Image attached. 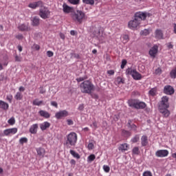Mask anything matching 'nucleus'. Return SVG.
Listing matches in <instances>:
<instances>
[{"label":"nucleus","mask_w":176,"mask_h":176,"mask_svg":"<svg viewBox=\"0 0 176 176\" xmlns=\"http://www.w3.org/2000/svg\"><path fill=\"white\" fill-rule=\"evenodd\" d=\"M170 98L167 96H162L161 100L158 103V111L162 113L164 118H168L170 112L168 109L170 108Z\"/></svg>","instance_id":"nucleus-1"},{"label":"nucleus","mask_w":176,"mask_h":176,"mask_svg":"<svg viewBox=\"0 0 176 176\" xmlns=\"http://www.w3.org/2000/svg\"><path fill=\"white\" fill-rule=\"evenodd\" d=\"M146 17H148V13L138 12L135 14V19L130 21L128 23V27L131 30H135L138 27L140 26L141 22L144 20H146Z\"/></svg>","instance_id":"nucleus-2"},{"label":"nucleus","mask_w":176,"mask_h":176,"mask_svg":"<svg viewBox=\"0 0 176 176\" xmlns=\"http://www.w3.org/2000/svg\"><path fill=\"white\" fill-rule=\"evenodd\" d=\"M72 20L76 24H82L87 20V15L80 10H74L71 14Z\"/></svg>","instance_id":"nucleus-3"},{"label":"nucleus","mask_w":176,"mask_h":176,"mask_svg":"<svg viewBox=\"0 0 176 176\" xmlns=\"http://www.w3.org/2000/svg\"><path fill=\"white\" fill-rule=\"evenodd\" d=\"M80 89L81 93L91 94L94 91V84L91 81L87 80L80 83Z\"/></svg>","instance_id":"nucleus-4"},{"label":"nucleus","mask_w":176,"mask_h":176,"mask_svg":"<svg viewBox=\"0 0 176 176\" xmlns=\"http://www.w3.org/2000/svg\"><path fill=\"white\" fill-rule=\"evenodd\" d=\"M128 104L129 107L135 108V109H145L146 108V103L135 99L129 100Z\"/></svg>","instance_id":"nucleus-5"},{"label":"nucleus","mask_w":176,"mask_h":176,"mask_svg":"<svg viewBox=\"0 0 176 176\" xmlns=\"http://www.w3.org/2000/svg\"><path fill=\"white\" fill-rule=\"evenodd\" d=\"M66 145L67 146H75L78 142V135L75 132H72L66 136Z\"/></svg>","instance_id":"nucleus-6"},{"label":"nucleus","mask_w":176,"mask_h":176,"mask_svg":"<svg viewBox=\"0 0 176 176\" xmlns=\"http://www.w3.org/2000/svg\"><path fill=\"white\" fill-rule=\"evenodd\" d=\"M126 74L127 75H131L135 80H141L142 79V76L136 69L129 68L126 69Z\"/></svg>","instance_id":"nucleus-7"},{"label":"nucleus","mask_w":176,"mask_h":176,"mask_svg":"<svg viewBox=\"0 0 176 176\" xmlns=\"http://www.w3.org/2000/svg\"><path fill=\"white\" fill-rule=\"evenodd\" d=\"M38 14L41 19L46 20V19H49V17H50V10H49L46 7L40 8Z\"/></svg>","instance_id":"nucleus-8"},{"label":"nucleus","mask_w":176,"mask_h":176,"mask_svg":"<svg viewBox=\"0 0 176 176\" xmlns=\"http://www.w3.org/2000/svg\"><path fill=\"white\" fill-rule=\"evenodd\" d=\"M94 36L98 38V41H100V42L101 43H104V42L105 41V34H104V33H102V32L100 33V29H96L95 30V32H94Z\"/></svg>","instance_id":"nucleus-9"},{"label":"nucleus","mask_w":176,"mask_h":176,"mask_svg":"<svg viewBox=\"0 0 176 176\" xmlns=\"http://www.w3.org/2000/svg\"><path fill=\"white\" fill-rule=\"evenodd\" d=\"M18 30L21 32H28V31H31V28L28 23H22L19 25Z\"/></svg>","instance_id":"nucleus-10"},{"label":"nucleus","mask_w":176,"mask_h":176,"mask_svg":"<svg viewBox=\"0 0 176 176\" xmlns=\"http://www.w3.org/2000/svg\"><path fill=\"white\" fill-rule=\"evenodd\" d=\"M164 94H167V96H173L175 93L174 88L171 85H166L164 87Z\"/></svg>","instance_id":"nucleus-11"},{"label":"nucleus","mask_w":176,"mask_h":176,"mask_svg":"<svg viewBox=\"0 0 176 176\" xmlns=\"http://www.w3.org/2000/svg\"><path fill=\"white\" fill-rule=\"evenodd\" d=\"M68 116V111L66 110L60 111L55 114L56 119H63V118H67Z\"/></svg>","instance_id":"nucleus-12"},{"label":"nucleus","mask_w":176,"mask_h":176,"mask_svg":"<svg viewBox=\"0 0 176 176\" xmlns=\"http://www.w3.org/2000/svg\"><path fill=\"white\" fill-rule=\"evenodd\" d=\"M157 157H166L168 156V151L167 150H158L155 152Z\"/></svg>","instance_id":"nucleus-13"},{"label":"nucleus","mask_w":176,"mask_h":176,"mask_svg":"<svg viewBox=\"0 0 176 176\" xmlns=\"http://www.w3.org/2000/svg\"><path fill=\"white\" fill-rule=\"evenodd\" d=\"M17 133V128L7 129L3 131L4 135L7 137L9 135H13Z\"/></svg>","instance_id":"nucleus-14"},{"label":"nucleus","mask_w":176,"mask_h":176,"mask_svg":"<svg viewBox=\"0 0 176 176\" xmlns=\"http://www.w3.org/2000/svg\"><path fill=\"white\" fill-rule=\"evenodd\" d=\"M74 8L69 7V6L67 5V3H64L63 5V12H65L66 14H68L71 13H74Z\"/></svg>","instance_id":"nucleus-15"},{"label":"nucleus","mask_w":176,"mask_h":176,"mask_svg":"<svg viewBox=\"0 0 176 176\" xmlns=\"http://www.w3.org/2000/svg\"><path fill=\"white\" fill-rule=\"evenodd\" d=\"M158 49H159V47H157V45H154L153 47L151 48L148 52L151 57H153V58H155L156 57V54H157Z\"/></svg>","instance_id":"nucleus-16"},{"label":"nucleus","mask_w":176,"mask_h":176,"mask_svg":"<svg viewBox=\"0 0 176 176\" xmlns=\"http://www.w3.org/2000/svg\"><path fill=\"white\" fill-rule=\"evenodd\" d=\"M38 156L40 157H45L46 155V150L44 148L39 147L36 149Z\"/></svg>","instance_id":"nucleus-17"},{"label":"nucleus","mask_w":176,"mask_h":176,"mask_svg":"<svg viewBox=\"0 0 176 176\" xmlns=\"http://www.w3.org/2000/svg\"><path fill=\"white\" fill-rule=\"evenodd\" d=\"M50 122L46 121L40 124V129L42 131H45V130H47L50 127Z\"/></svg>","instance_id":"nucleus-18"},{"label":"nucleus","mask_w":176,"mask_h":176,"mask_svg":"<svg viewBox=\"0 0 176 176\" xmlns=\"http://www.w3.org/2000/svg\"><path fill=\"white\" fill-rule=\"evenodd\" d=\"M38 124H34L30 126L29 131L31 134H36V133H38Z\"/></svg>","instance_id":"nucleus-19"},{"label":"nucleus","mask_w":176,"mask_h":176,"mask_svg":"<svg viewBox=\"0 0 176 176\" xmlns=\"http://www.w3.org/2000/svg\"><path fill=\"white\" fill-rule=\"evenodd\" d=\"M40 116L45 118V119H49L50 118V113L45 110H41L38 111Z\"/></svg>","instance_id":"nucleus-20"},{"label":"nucleus","mask_w":176,"mask_h":176,"mask_svg":"<svg viewBox=\"0 0 176 176\" xmlns=\"http://www.w3.org/2000/svg\"><path fill=\"white\" fill-rule=\"evenodd\" d=\"M155 35L157 39H163V32L162 30L157 29L155 32Z\"/></svg>","instance_id":"nucleus-21"},{"label":"nucleus","mask_w":176,"mask_h":176,"mask_svg":"<svg viewBox=\"0 0 176 176\" xmlns=\"http://www.w3.org/2000/svg\"><path fill=\"white\" fill-rule=\"evenodd\" d=\"M131 120H128L127 126L131 130H133V131H137V125L132 124Z\"/></svg>","instance_id":"nucleus-22"},{"label":"nucleus","mask_w":176,"mask_h":176,"mask_svg":"<svg viewBox=\"0 0 176 176\" xmlns=\"http://www.w3.org/2000/svg\"><path fill=\"white\" fill-rule=\"evenodd\" d=\"M129 144L127 143L122 144L119 146L118 149L119 151H121V152H126V151H128Z\"/></svg>","instance_id":"nucleus-23"},{"label":"nucleus","mask_w":176,"mask_h":176,"mask_svg":"<svg viewBox=\"0 0 176 176\" xmlns=\"http://www.w3.org/2000/svg\"><path fill=\"white\" fill-rule=\"evenodd\" d=\"M141 144L143 146H146L148 145V136L143 135L141 138Z\"/></svg>","instance_id":"nucleus-24"},{"label":"nucleus","mask_w":176,"mask_h":176,"mask_svg":"<svg viewBox=\"0 0 176 176\" xmlns=\"http://www.w3.org/2000/svg\"><path fill=\"white\" fill-rule=\"evenodd\" d=\"M40 20L38 16H34L32 19V25H33V27H38Z\"/></svg>","instance_id":"nucleus-25"},{"label":"nucleus","mask_w":176,"mask_h":176,"mask_svg":"<svg viewBox=\"0 0 176 176\" xmlns=\"http://www.w3.org/2000/svg\"><path fill=\"white\" fill-rule=\"evenodd\" d=\"M33 105H36L37 107H41V105H45L43 100H39L38 99H35L32 102Z\"/></svg>","instance_id":"nucleus-26"},{"label":"nucleus","mask_w":176,"mask_h":176,"mask_svg":"<svg viewBox=\"0 0 176 176\" xmlns=\"http://www.w3.org/2000/svg\"><path fill=\"white\" fill-rule=\"evenodd\" d=\"M0 108L1 109H3L4 111H8V109H9V104H8L2 100Z\"/></svg>","instance_id":"nucleus-27"},{"label":"nucleus","mask_w":176,"mask_h":176,"mask_svg":"<svg viewBox=\"0 0 176 176\" xmlns=\"http://www.w3.org/2000/svg\"><path fill=\"white\" fill-rule=\"evenodd\" d=\"M36 4V8H40V9L43 8L45 6H43L45 4L43 3V1H38L34 2Z\"/></svg>","instance_id":"nucleus-28"},{"label":"nucleus","mask_w":176,"mask_h":176,"mask_svg":"<svg viewBox=\"0 0 176 176\" xmlns=\"http://www.w3.org/2000/svg\"><path fill=\"white\" fill-rule=\"evenodd\" d=\"M170 76L171 79H176V67L170 71Z\"/></svg>","instance_id":"nucleus-29"},{"label":"nucleus","mask_w":176,"mask_h":176,"mask_svg":"<svg viewBox=\"0 0 176 176\" xmlns=\"http://www.w3.org/2000/svg\"><path fill=\"white\" fill-rule=\"evenodd\" d=\"M70 155L76 159H80V155L74 150H70Z\"/></svg>","instance_id":"nucleus-30"},{"label":"nucleus","mask_w":176,"mask_h":176,"mask_svg":"<svg viewBox=\"0 0 176 176\" xmlns=\"http://www.w3.org/2000/svg\"><path fill=\"white\" fill-rule=\"evenodd\" d=\"M96 160V155L94 154H91L87 157V162L88 163H91Z\"/></svg>","instance_id":"nucleus-31"},{"label":"nucleus","mask_w":176,"mask_h":176,"mask_svg":"<svg viewBox=\"0 0 176 176\" xmlns=\"http://www.w3.org/2000/svg\"><path fill=\"white\" fill-rule=\"evenodd\" d=\"M14 98L17 101H19L20 100H23V94H21V92H17L16 94V95L14 96Z\"/></svg>","instance_id":"nucleus-32"},{"label":"nucleus","mask_w":176,"mask_h":176,"mask_svg":"<svg viewBox=\"0 0 176 176\" xmlns=\"http://www.w3.org/2000/svg\"><path fill=\"white\" fill-rule=\"evenodd\" d=\"M157 92V89H156V88H153L149 91L148 94L150 96H152V97H155V96H156Z\"/></svg>","instance_id":"nucleus-33"},{"label":"nucleus","mask_w":176,"mask_h":176,"mask_svg":"<svg viewBox=\"0 0 176 176\" xmlns=\"http://www.w3.org/2000/svg\"><path fill=\"white\" fill-rule=\"evenodd\" d=\"M95 1H97V0H82V2H83V3H85L86 5L93 6V5H94Z\"/></svg>","instance_id":"nucleus-34"},{"label":"nucleus","mask_w":176,"mask_h":176,"mask_svg":"<svg viewBox=\"0 0 176 176\" xmlns=\"http://www.w3.org/2000/svg\"><path fill=\"white\" fill-rule=\"evenodd\" d=\"M27 142H28V138H21L19 140V144H21V145H24V144H27Z\"/></svg>","instance_id":"nucleus-35"},{"label":"nucleus","mask_w":176,"mask_h":176,"mask_svg":"<svg viewBox=\"0 0 176 176\" xmlns=\"http://www.w3.org/2000/svg\"><path fill=\"white\" fill-rule=\"evenodd\" d=\"M122 135H124V137H130V135H131V133H130V131L124 129L122 131Z\"/></svg>","instance_id":"nucleus-36"},{"label":"nucleus","mask_w":176,"mask_h":176,"mask_svg":"<svg viewBox=\"0 0 176 176\" xmlns=\"http://www.w3.org/2000/svg\"><path fill=\"white\" fill-rule=\"evenodd\" d=\"M69 3L72 5H79L80 3V0H68Z\"/></svg>","instance_id":"nucleus-37"},{"label":"nucleus","mask_w":176,"mask_h":176,"mask_svg":"<svg viewBox=\"0 0 176 176\" xmlns=\"http://www.w3.org/2000/svg\"><path fill=\"white\" fill-rule=\"evenodd\" d=\"M8 124H10V126H13V124L16 123V120H14V118L12 117L8 120Z\"/></svg>","instance_id":"nucleus-38"},{"label":"nucleus","mask_w":176,"mask_h":176,"mask_svg":"<svg viewBox=\"0 0 176 176\" xmlns=\"http://www.w3.org/2000/svg\"><path fill=\"white\" fill-rule=\"evenodd\" d=\"M133 155H138L140 153V148L138 147H134L132 150Z\"/></svg>","instance_id":"nucleus-39"},{"label":"nucleus","mask_w":176,"mask_h":176,"mask_svg":"<svg viewBox=\"0 0 176 176\" xmlns=\"http://www.w3.org/2000/svg\"><path fill=\"white\" fill-rule=\"evenodd\" d=\"M140 34H141V35H144V36H146V35H149V30L145 29V30L141 31Z\"/></svg>","instance_id":"nucleus-40"},{"label":"nucleus","mask_w":176,"mask_h":176,"mask_svg":"<svg viewBox=\"0 0 176 176\" xmlns=\"http://www.w3.org/2000/svg\"><path fill=\"white\" fill-rule=\"evenodd\" d=\"M142 176H153L152 172L149 170L144 171L142 174Z\"/></svg>","instance_id":"nucleus-41"},{"label":"nucleus","mask_w":176,"mask_h":176,"mask_svg":"<svg viewBox=\"0 0 176 176\" xmlns=\"http://www.w3.org/2000/svg\"><path fill=\"white\" fill-rule=\"evenodd\" d=\"M103 170L106 173H109V171H111V168H109V166H108V165H104Z\"/></svg>","instance_id":"nucleus-42"},{"label":"nucleus","mask_w":176,"mask_h":176,"mask_svg":"<svg viewBox=\"0 0 176 176\" xmlns=\"http://www.w3.org/2000/svg\"><path fill=\"white\" fill-rule=\"evenodd\" d=\"M85 79H87V76L77 78L76 80L78 82H83V80H85Z\"/></svg>","instance_id":"nucleus-43"},{"label":"nucleus","mask_w":176,"mask_h":176,"mask_svg":"<svg viewBox=\"0 0 176 176\" xmlns=\"http://www.w3.org/2000/svg\"><path fill=\"white\" fill-rule=\"evenodd\" d=\"M126 64H127V60H126L125 59H123L122 60L121 69H123L124 67H126Z\"/></svg>","instance_id":"nucleus-44"},{"label":"nucleus","mask_w":176,"mask_h":176,"mask_svg":"<svg viewBox=\"0 0 176 176\" xmlns=\"http://www.w3.org/2000/svg\"><path fill=\"white\" fill-rule=\"evenodd\" d=\"M28 8H30V9H36V4H35V2L30 3L28 5Z\"/></svg>","instance_id":"nucleus-45"},{"label":"nucleus","mask_w":176,"mask_h":176,"mask_svg":"<svg viewBox=\"0 0 176 176\" xmlns=\"http://www.w3.org/2000/svg\"><path fill=\"white\" fill-rule=\"evenodd\" d=\"M122 38H123L124 43H127V42H129V36L128 35H124L122 36Z\"/></svg>","instance_id":"nucleus-46"},{"label":"nucleus","mask_w":176,"mask_h":176,"mask_svg":"<svg viewBox=\"0 0 176 176\" xmlns=\"http://www.w3.org/2000/svg\"><path fill=\"white\" fill-rule=\"evenodd\" d=\"M155 75H161L162 69L160 67H158L157 69H156L155 71Z\"/></svg>","instance_id":"nucleus-47"},{"label":"nucleus","mask_w":176,"mask_h":176,"mask_svg":"<svg viewBox=\"0 0 176 176\" xmlns=\"http://www.w3.org/2000/svg\"><path fill=\"white\" fill-rule=\"evenodd\" d=\"M91 127H94L95 129H98V123L96 121H94Z\"/></svg>","instance_id":"nucleus-48"},{"label":"nucleus","mask_w":176,"mask_h":176,"mask_svg":"<svg viewBox=\"0 0 176 176\" xmlns=\"http://www.w3.org/2000/svg\"><path fill=\"white\" fill-rule=\"evenodd\" d=\"M140 140V137H138V135L135 136L132 140V142L135 143V142H138V141Z\"/></svg>","instance_id":"nucleus-49"},{"label":"nucleus","mask_w":176,"mask_h":176,"mask_svg":"<svg viewBox=\"0 0 176 176\" xmlns=\"http://www.w3.org/2000/svg\"><path fill=\"white\" fill-rule=\"evenodd\" d=\"M117 82L118 83V85H120V83H124V80H123V78L118 77L117 78Z\"/></svg>","instance_id":"nucleus-50"},{"label":"nucleus","mask_w":176,"mask_h":176,"mask_svg":"<svg viewBox=\"0 0 176 176\" xmlns=\"http://www.w3.org/2000/svg\"><path fill=\"white\" fill-rule=\"evenodd\" d=\"M87 148L89 151H91V149H94V144L93 143H89Z\"/></svg>","instance_id":"nucleus-51"},{"label":"nucleus","mask_w":176,"mask_h":176,"mask_svg":"<svg viewBox=\"0 0 176 176\" xmlns=\"http://www.w3.org/2000/svg\"><path fill=\"white\" fill-rule=\"evenodd\" d=\"M166 46L168 47V50L170 49H174V45H173V43H168L166 44Z\"/></svg>","instance_id":"nucleus-52"},{"label":"nucleus","mask_w":176,"mask_h":176,"mask_svg":"<svg viewBox=\"0 0 176 176\" xmlns=\"http://www.w3.org/2000/svg\"><path fill=\"white\" fill-rule=\"evenodd\" d=\"M51 105L52 107H54L55 108H58V104H57V102H56V101H52Z\"/></svg>","instance_id":"nucleus-53"},{"label":"nucleus","mask_w":176,"mask_h":176,"mask_svg":"<svg viewBox=\"0 0 176 176\" xmlns=\"http://www.w3.org/2000/svg\"><path fill=\"white\" fill-rule=\"evenodd\" d=\"M23 58L19 56H15V61H17L18 63H20L21 61H22Z\"/></svg>","instance_id":"nucleus-54"},{"label":"nucleus","mask_w":176,"mask_h":176,"mask_svg":"<svg viewBox=\"0 0 176 176\" xmlns=\"http://www.w3.org/2000/svg\"><path fill=\"white\" fill-rule=\"evenodd\" d=\"M7 100L9 101V102H12V100H13V96L12 95H8L7 96Z\"/></svg>","instance_id":"nucleus-55"},{"label":"nucleus","mask_w":176,"mask_h":176,"mask_svg":"<svg viewBox=\"0 0 176 176\" xmlns=\"http://www.w3.org/2000/svg\"><path fill=\"white\" fill-rule=\"evenodd\" d=\"M54 55V54L53 53V52H52V51L47 52V57H53Z\"/></svg>","instance_id":"nucleus-56"},{"label":"nucleus","mask_w":176,"mask_h":176,"mask_svg":"<svg viewBox=\"0 0 176 176\" xmlns=\"http://www.w3.org/2000/svg\"><path fill=\"white\" fill-rule=\"evenodd\" d=\"M16 39H19V41H22V39H23L24 36H23V34H17L16 36Z\"/></svg>","instance_id":"nucleus-57"},{"label":"nucleus","mask_w":176,"mask_h":176,"mask_svg":"<svg viewBox=\"0 0 176 176\" xmlns=\"http://www.w3.org/2000/svg\"><path fill=\"white\" fill-rule=\"evenodd\" d=\"M34 49H35V50H39L41 49V46H39V45L38 44H34L33 45Z\"/></svg>","instance_id":"nucleus-58"},{"label":"nucleus","mask_w":176,"mask_h":176,"mask_svg":"<svg viewBox=\"0 0 176 176\" xmlns=\"http://www.w3.org/2000/svg\"><path fill=\"white\" fill-rule=\"evenodd\" d=\"M46 89H43V87H40V94H45Z\"/></svg>","instance_id":"nucleus-59"},{"label":"nucleus","mask_w":176,"mask_h":176,"mask_svg":"<svg viewBox=\"0 0 176 176\" xmlns=\"http://www.w3.org/2000/svg\"><path fill=\"white\" fill-rule=\"evenodd\" d=\"M67 122L68 126H72V124H74V121H72V120H67Z\"/></svg>","instance_id":"nucleus-60"},{"label":"nucleus","mask_w":176,"mask_h":176,"mask_svg":"<svg viewBox=\"0 0 176 176\" xmlns=\"http://www.w3.org/2000/svg\"><path fill=\"white\" fill-rule=\"evenodd\" d=\"M83 109H85V106L83 105V104H80L78 107V111H83Z\"/></svg>","instance_id":"nucleus-61"},{"label":"nucleus","mask_w":176,"mask_h":176,"mask_svg":"<svg viewBox=\"0 0 176 176\" xmlns=\"http://www.w3.org/2000/svg\"><path fill=\"white\" fill-rule=\"evenodd\" d=\"M107 74H109V75H114L115 74V71H113V70H108L107 71Z\"/></svg>","instance_id":"nucleus-62"},{"label":"nucleus","mask_w":176,"mask_h":176,"mask_svg":"<svg viewBox=\"0 0 176 176\" xmlns=\"http://www.w3.org/2000/svg\"><path fill=\"white\" fill-rule=\"evenodd\" d=\"M72 56H73V57H74L75 58H79V54H78L73 53L72 54Z\"/></svg>","instance_id":"nucleus-63"},{"label":"nucleus","mask_w":176,"mask_h":176,"mask_svg":"<svg viewBox=\"0 0 176 176\" xmlns=\"http://www.w3.org/2000/svg\"><path fill=\"white\" fill-rule=\"evenodd\" d=\"M19 90V92L21 93V91H25V88H24V87H20Z\"/></svg>","instance_id":"nucleus-64"}]
</instances>
